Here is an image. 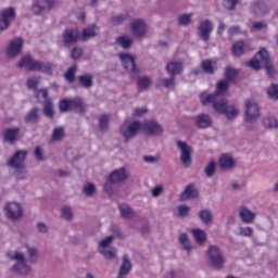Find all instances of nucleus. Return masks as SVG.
Here are the masks:
<instances>
[{"mask_svg":"<svg viewBox=\"0 0 278 278\" xmlns=\"http://www.w3.org/2000/svg\"><path fill=\"white\" fill-rule=\"evenodd\" d=\"M118 58L122 62V66L125 71H128L130 75V79H137V88L138 90H149L151 88V84H153V80H151V77L149 76H140L142 71L138 65H136V58L131 55L130 53H119Z\"/></svg>","mask_w":278,"mask_h":278,"instance_id":"1","label":"nucleus"},{"mask_svg":"<svg viewBox=\"0 0 278 278\" xmlns=\"http://www.w3.org/2000/svg\"><path fill=\"white\" fill-rule=\"evenodd\" d=\"M247 65L253 71H261L262 66H264L266 74L268 77H275L277 75V70L273 64V60L270 59V54H268V50L262 48L255 56L250 60Z\"/></svg>","mask_w":278,"mask_h":278,"instance_id":"2","label":"nucleus"},{"mask_svg":"<svg viewBox=\"0 0 278 278\" xmlns=\"http://www.w3.org/2000/svg\"><path fill=\"white\" fill-rule=\"evenodd\" d=\"M229 83L227 79H220L216 84V90L214 93H207V91H203L200 93V101L202 105L210 106L211 103H217L218 101H225L227 98L223 97L227 90H229Z\"/></svg>","mask_w":278,"mask_h":278,"instance_id":"3","label":"nucleus"},{"mask_svg":"<svg viewBox=\"0 0 278 278\" xmlns=\"http://www.w3.org/2000/svg\"><path fill=\"white\" fill-rule=\"evenodd\" d=\"M7 257H9L12 262H17L12 266V270L17 273L18 275L27 276L31 273V266L27 264V256L18 250L16 251H8Z\"/></svg>","mask_w":278,"mask_h":278,"instance_id":"4","label":"nucleus"},{"mask_svg":"<svg viewBox=\"0 0 278 278\" xmlns=\"http://www.w3.org/2000/svg\"><path fill=\"white\" fill-rule=\"evenodd\" d=\"M127 179H129V173H127V169H125V167L114 169L109 175V178L103 186L104 192H106V194H110V197H112V194H114V190H116V184L127 181Z\"/></svg>","mask_w":278,"mask_h":278,"instance_id":"5","label":"nucleus"},{"mask_svg":"<svg viewBox=\"0 0 278 278\" xmlns=\"http://www.w3.org/2000/svg\"><path fill=\"white\" fill-rule=\"evenodd\" d=\"M59 110L63 114L67 112H76L80 116L86 114V102L81 98L63 99L59 102Z\"/></svg>","mask_w":278,"mask_h":278,"instance_id":"6","label":"nucleus"},{"mask_svg":"<svg viewBox=\"0 0 278 278\" xmlns=\"http://www.w3.org/2000/svg\"><path fill=\"white\" fill-rule=\"evenodd\" d=\"M211 108L217 113L223 114L227 121H233L238 114H240V111L236 105H229V100H219L218 102H213L210 104Z\"/></svg>","mask_w":278,"mask_h":278,"instance_id":"7","label":"nucleus"},{"mask_svg":"<svg viewBox=\"0 0 278 278\" xmlns=\"http://www.w3.org/2000/svg\"><path fill=\"white\" fill-rule=\"evenodd\" d=\"M206 256L208 264L212 268H215V270L225 268V256L223 255V250H220L218 245H208Z\"/></svg>","mask_w":278,"mask_h":278,"instance_id":"8","label":"nucleus"},{"mask_svg":"<svg viewBox=\"0 0 278 278\" xmlns=\"http://www.w3.org/2000/svg\"><path fill=\"white\" fill-rule=\"evenodd\" d=\"M140 129H142V122L135 121L130 124L124 123L119 128V132L124 138V142L127 143L129 140L138 136V131H140Z\"/></svg>","mask_w":278,"mask_h":278,"instance_id":"9","label":"nucleus"},{"mask_svg":"<svg viewBox=\"0 0 278 278\" xmlns=\"http://www.w3.org/2000/svg\"><path fill=\"white\" fill-rule=\"evenodd\" d=\"M176 147L180 151V162L185 168L192 166V153L193 150L186 141H176Z\"/></svg>","mask_w":278,"mask_h":278,"instance_id":"10","label":"nucleus"},{"mask_svg":"<svg viewBox=\"0 0 278 278\" xmlns=\"http://www.w3.org/2000/svg\"><path fill=\"white\" fill-rule=\"evenodd\" d=\"M244 114V121L248 124L255 123V121L260 118V105L257 104V102H255V100L245 101Z\"/></svg>","mask_w":278,"mask_h":278,"instance_id":"11","label":"nucleus"},{"mask_svg":"<svg viewBox=\"0 0 278 278\" xmlns=\"http://www.w3.org/2000/svg\"><path fill=\"white\" fill-rule=\"evenodd\" d=\"M4 214L9 220H20L23 218V206L18 202H8L4 205Z\"/></svg>","mask_w":278,"mask_h":278,"instance_id":"12","label":"nucleus"},{"mask_svg":"<svg viewBox=\"0 0 278 278\" xmlns=\"http://www.w3.org/2000/svg\"><path fill=\"white\" fill-rule=\"evenodd\" d=\"M27 150H17L15 153L7 161V165L10 166V168H25V160H27L28 155Z\"/></svg>","mask_w":278,"mask_h":278,"instance_id":"13","label":"nucleus"},{"mask_svg":"<svg viewBox=\"0 0 278 278\" xmlns=\"http://www.w3.org/2000/svg\"><path fill=\"white\" fill-rule=\"evenodd\" d=\"M141 129L147 136H162L164 134V128L155 121L141 123Z\"/></svg>","mask_w":278,"mask_h":278,"instance_id":"14","label":"nucleus"},{"mask_svg":"<svg viewBox=\"0 0 278 278\" xmlns=\"http://www.w3.org/2000/svg\"><path fill=\"white\" fill-rule=\"evenodd\" d=\"M16 18V12L14 8H8L0 13V31H3L10 27V23Z\"/></svg>","mask_w":278,"mask_h":278,"instance_id":"15","label":"nucleus"},{"mask_svg":"<svg viewBox=\"0 0 278 278\" xmlns=\"http://www.w3.org/2000/svg\"><path fill=\"white\" fill-rule=\"evenodd\" d=\"M212 31H214V24L210 20H204L198 26V35L204 42H210Z\"/></svg>","mask_w":278,"mask_h":278,"instance_id":"16","label":"nucleus"},{"mask_svg":"<svg viewBox=\"0 0 278 278\" xmlns=\"http://www.w3.org/2000/svg\"><path fill=\"white\" fill-rule=\"evenodd\" d=\"M23 38H15L11 40L9 47L7 48V56L12 59L21 55V51H23Z\"/></svg>","mask_w":278,"mask_h":278,"instance_id":"17","label":"nucleus"},{"mask_svg":"<svg viewBox=\"0 0 278 278\" xmlns=\"http://www.w3.org/2000/svg\"><path fill=\"white\" fill-rule=\"evenodd\" d=\"M18 136H21L20 127L7 128L2 132V140L9 144H14L18 140Z\"/></svg>","mask_w":278,"mask_h":278,"instance_id":"18","label":"nucleus"},{"mask_svg":"<svg viewBox=\"0 0 278 278\" xmlns=\"http://www.w3.org/2000/svg\"><path fill=\"white\" fill-rule=\"evenodd\" d=\"M79 40V31L67 28L63 33V45L68 49V47H73V45H77Z\"/></svg>","mask_w":278,"mask_h":278,"instance_id":"19","label":"nucleus"},{"mask_svg":"<svg viewBox=\"0 0 278 278\" xmlns=\"http://www.w3.org/2000/svg\"><path fill=\"white\" fill-rule=\"evenodd\" d=\"M53 8V0H37L33 4V12L36 15H40L43 12H49Z\"/></svg>","mask_w":278,"mask_h":278,"instance_id":"20","label":"nucleus"},{"mask_svg":"<svg viewBox=\"0 0 278 278\" xmlns=\"http://www.w3.org/2000/svg\"><path fill=\"white\" fill-rule=\"evenodd\" d=\"M194 125L198 129H210L213 125L212 116L210 114H199L194 117Z\"/></svg>","mask_w":278,"mask_h":278,"instance_id":"21","label":"nucleus"},{"mask_svg":"<svg viewBox=\"0 0 278 278\" xmlns=\"http://www.w3.org/2000/svg\"><path fill=\"white\" fill-rule=\"evenodd\" d=\"M37 62L38 60L34 59V56L26 54L21 58V60L17 63V66L18 68H25L26 71L35 73Z\"/></svg>","mask_w":278,"mask_h":278,"instance_id":"22","label":"nucleus"},{"mask_svg":"<svg viewBox=\"0 0 278 278\" xmlns=\"http://www.w3.org/2000/svg\"><path fill=\"white\" fill-rule=\"evenodd\" d=\"M130 27L136 38H144V35L147 34V24L142 20L132 21Z\"/></svg>","mask_w":278,"mask_h":278,"instance_id":"23","label":"nucleus"},{"mask_svg":"<svg viewBox=\"0 0 278 278\" xmlns=\"http://www.w3.org/2000/svg\"><path fill=\"white\" fill-rule=\"evenodd\" d=\"M239 218H241L242 223L245 225H251L255 223V213L247 208V206H241L239 207Z\"/></svg>","mask_w":278,"mask_h":278,"instance_id":"24","label":"nucleus"},{"mask_svg":"<svg viewBox=\"0 0 278 278\" xmlns=\"http://www.w3.org/2000/svg\"><path fill=\"white\" fill-rule=\"evenodd\" d=\"M190 199H199V189L193 184L188 185L180 194V201H188Z\"/></svg>","mask_w":278,"mask_h":278,"instance_id":"25","label":"nucleus"},{"mask_svg":"<svg viewBox=\"0 0 278 278\" xmlns=\"http://www.w3.org/2000/svg\"><path fill=\"white\" fill-rule=\"evenodd\" d=\"M166 71L169 76L177 77V75H181V73H184V63L172 61L167 63Z\"/></svg>","mask_w":278,"mask_h":278,"instance_id":"26","label":"nucleus"},{"mask_svg":"<svg viewBox=\"0 0 278 278\" xmlns=\"http://www.w3.org/2000/svg\"><path fill=\"white\" fill-rule=\"evenodd\" d=\"M131 268H134V265L131 264L129 256H127V254H124L122 265L118 270V277H125L129 275V273H131Z\"/></svg>","mask_w":278,"mask_h":278,"instance_id":"27","label":"nucleus"},{"mask_svg":"<svg viewBox=\"0 0 278 278\" xmlns=\"http://www.w3.org/2000/svg\"><path fill=\"white\" fill-rule=\"evenodd\" d=\"M40 121V109L33 108L24 117L26 125H36Z\"/></svg>","mask_w":278,"mask_h":278,"instance_id":"28","label":"nucleus"},{"mask_svg":"<svg viewBox=\"0 0 278 278\" xmlns=\"http://www.w3.org/2000/svg\"><path fill=\"white\" fill-rule=\"evenodd\" d=\"M252 14H254L256 18H262L268 14V7L264 2H256L252 4Z\"/></svg>","mask_w":278,"mask_h":278,"instance_id":"29","label":"nucleus"},{"mask_svg":"<svg viewBox=\"0 0 278 278\" xmlns=\"http://www.w3.org/2000/svg\"><path fill=\"white\" fill-rule=\"evenodd\" d=\"M233 166H236V162L231 154H222L219 156V167L223 168V170H229L230 168H233Z\"/></svg>","mask_w":278,"mask_h":278,"instance_id":"30","label":"nucleus"},{"mask_svg":"<svg viewBox=\"0 0 278 278\" xmlns=\"http://www.w3.org/2000/svg\"><path fill=\"white\" fill-rule=\"evenodd\" d=\"M99 34V26L93 24L91 26H88L83 30L81 40L83 42H86L90 40V38H97Z\"/></svg>","mask_w":278,"mask_h":278,"instance_id":"31","label":"nucleus"},{"mask_svg":"<svg viewBox=\"0 0 278 278\" xmlns=\"http://www.w3.org/2000/svg\"><path fill=\"white\" fill-rule=\"evenodd\" d=\"M94 76L92 74L87 73L78 76V84L81 86V88H86V90H90L92 88L94 81Z\"/></svg>","mask_w":278,"mask_h":278,"instance_id":"32","label":"nucleus"},{"mask_svg":"<svg viewBox=\"0 0 278 278\" xmlns=\"http://www.w3.org/2000/svg\"><path fill=\"white\" fill-rule=\"evenodd\" d=\"M216 68L218 67L216 62L213 60L206 59L201 62L202 73H205L206 75H214V73H216Z\"/></svg>","mask_w":278,"mask_h":278,"instance_id":"33","label":"nucleus"},{"mask_svg":"<svg viewBox=\"0 0 278 278\" xmlns=\"http://www.w3.org/2000/svg\"><path fill=\"white\" fill-rule=\"evenodd\" d=\"M119 214L126 220H131V218H136V212L129 204H119L118 205Z\"/></svg>","mask_w":278,"mask_h":278,"instance_id":"34","label":"nucleus"},{"mask_svg":"<svg viewBox=\"0 0 278 278\" xmlns=\"http://www.w3.org/2000/svg\"><path fill=\"white\" fill-rule=\"evenodd\" d=\"M176 86H177V77L175 76H169L168 78H162L156 85L157 88H167L169 90H175Z\"/></svg>","mask_w":278,"mask_h":278,"instance_id":"35","label":"nucleus"},{"mask_svg":"<svg viewBox=\"0 0 278 278\" xmlns=\"http://www.w3.org/2000/svg\"><path fill=\"white\" fill-rule=\"evenodd\" d=\"M35 73H48V75H51L53 73V63L37 61Z\"/></svg>","mask_w":278,"mask_h":278,"instance_id":"36","label":"nucleus"},{"mask_svg":"<svg viewBox=\"0 0 278 278\" xmlns=\"http://www.w3.org/2000/svg\"><path fill=\"white\" fill-rule=\"evenodd\" d=\"M127 21H131V15L129 13L112 15L110 17L111 25H123V23H127Z\"/></svg>","mask_w":278,"mask_h":278,"instance_id":"37","label":"nucleus"},{"mask_svg":"<svg viewBox=\"0 0 278 278\" xmlns=\"http://www.w3.org/2000/svg\"><path fill=\"white\" fill-rule=\"evenodd\" d=\"M42 112L47 118H55V111L53 110V101L51 99H47L43 101Z\"/></svg>","mask_w":278,"mask_h":278,"instance_id":"38","label":"nucleus"},{"mask_svg":"<svg viewBox=\"0 0 278 278\" xmlns=\"http://www.w3.org/2000/svg\"><path fill=\"white\" fill-rule=\"evenodd\" d=\"M116 45L122 47V49H131L134 39L129 35H123L116 38Z\"/></svg>","mask_w":278,"mask_h":278,"instance_id":"39","label":"nucleus"},{"mask_svg":"<svg viewBox=\"0 0 278 278\" xmlns=\"http://www.w3.org/2000/svg\"><path fill=\"white\" fill-rule=\"evenodd\" d=\"M231 49L232 55H235V58H240V55H244V51H247V43H244L242 40H239L232 45Z\"/></svg>","mask_w":278,"mask_h":278,"instance_id":"40","label":"nucleus"},{"mask_svg":"<svg viewBox=\"0 0 278 278\" xmlns=\"http://www.w3.org/2000/svg\"><path fill=\"white\" fill-rule=\"evenodd\" d=\"M265 129H278V119L275 116H265L262 119Z\"/></svg>","mask_w":278,"mask_h":278,"instance_id":"41","label":"nucleus"},{"mask_svg":"<svg viewBox=\"0 0 278 278\" xmlns=\"http://www.w3.org/2000/svg\"><path fill=\"white\" fill-rule=\"evenodd\" d=\"M98 252L104 257V260H116V255L118 253L116 248H102L101 250H98Z\"/></svg>","mask_w":278,"mask_h":278,"instance_id":"42","label":"nucleus"},{"mask_svg":"<svg viewBox=\"0 0 278 278\" xmlns=\"http://www.w3.org/2000/svg\"><path fill=\"white\" fill-rule=\"evenodd\" d=\"M199 218L204 223V225H212V220H214V215L210 208H204L199 212Z\"/></svg>","mask_w":278,"mask_h":278,"instance_id":"43","label":"nucleus"},{"mask_svg":"<svg viewBox=\"0 0 278 278\" xmlns=\"http://www.w3.org/2000/svg\"><path fill=\"white\" fill-rule=\"evenodd\" d=\"M25 249L28 255V262L30 264H36L38 262V249L30 247L29 244H26Z\"/></svg>","mask_w":278,"mask_h":278,"instance_id":"44","label":"nucleus"},{"mask_svg":"<svg viewBox=\"0 0 278 278\" xmlns=\"http://www.w3.org/2000/svg\"><path fill=\"white\" fill-rule=\"evenodd\" d=\"M238 73H239L238 70L228 66L225 68L224 77L226 81L233 84L236 81V78L238 77Z\"/></svg>","mask_w":278,"mask_h":278,"instance_id":"45","label":"nucleus"},{"mask_svg":"<svg viewBox=\"0 0 278 278\" xmlns=\"http://www.w3.org/2000/svg\"><path fill=\"white\" fill-rule=\"evenodd\" d=\"M179 243L181 244L185 251H192L194 249V245H192L190 239L188 238V233L186 232L180 233Z\"/></svg>","mask_w":278,"mask_h":278,"instance_id":"46","label":"nucleus"},{"mask_svg":"<svg viewBox=\"0 0 278 278\" xmlns=\"http://www.w3.org/2000/svg\"><path fill=\"white\" fill-rule=\"evenodd\" d=\"M250 30L251 31H268V23L264 21L253 22L250 27Z\"/></svg>","mask_w":278,"mask_h":278,"instance_id":"47","label":"nucleus"},{"mask_svg":"<svg viewBox=\"0 0 278 278\" xmlns=\"http://www.w3.org/2000/svg\"><path fill=\"white\" fill-rule=\"evenodd\" d=\"M40 80H41L40 76H31L26 80L27 89L37 91Z\"/></svg>","mask_w":278,"mask_h":278,"instance_id":"48","label":"nucleus"},{"mask_svg":"<svg viewBox=\"0 0 278 278\" xmlns=\"http://www.w3.org/2000/svg\"><path fill=\"white\" fill-rule=\"evenodd\" d=\"M51 140L53 142H60V141L64 140V128H62V127L54 128L52 131Z\"/></svg>","mask_w":278,"mask_h":278,"instance_id":"49","label":"nucleus"},{"mask_svg":"<svg viewBox=\"0 0 278 278\" xmlns=\"http://www.w3.org/2000/svg\"><path fill=\"white\" fill-rule=\"evenodd\" d=\"M267 97L273 101H278V84H271L267 88Z\"/></svg>","mask_w":278,"mask_h":278,"instance_id":"50","label":"nucleus"},{"mask_svg":"<svg viewBox=\"0 0 278 278\" xmlns=\"http://www.w3.org/2000/svg\"><path fill=\"white\" fill-rule=\"evenodd\" d=\"M204 173L207 177H214L216 175V161L211 160L205 166Z\"/></svg>","mask_w":278,"mask_h":278,"instance_id":"51","label":"nucleus"},{"mask_svg":"<svg viewBox=\"0 0 278 278\" xmlns=\"http://www.w3.org/2000/svg\"><path fill=\"white\" fill-rule=\"evenodd\" d=\"M83 193L86 197H94L97 193V187H94V184L88 182L83 187Z\"/></svg>","mask_w":278,"mask_h":278,"instance_id":"52","label":"nucleus"},{"mask_svg":"<svg viewBox=\"0 0 278 278\" xmlns=\"http://www.w3.org/2000/svg\"><path fill=\"white\" fill-rule=\"evenodd\" d=\"M110 127V115H102L99 118V129L100 131H108Z\"/></svg>","mask_w":278,"mask_h":278,"instance_id":"53","label":"nucleus"},{"mask_svg":"<svg viewBox=\"0 0 278 278\" xmlns=\"http://www.w3.org/2000/svg\"><path fill=\"white\" fill-rule=\"evenodd\" d=\"M192 233H193L195 241L199 244H202V242H205V240H206L205 231H203L202 229L195 228L192 230Z\"/></svg>","mask_w":278,"mask_h":278,"instance_id":"54","label":"nucleus"},{"mask_svg":"<svg viewBox=\"0 0 278 278\" xmlns=\"http://www.w3.org/2000/svg\"><path fill=\"white\" fill-rule=\"evenodd\" d=\"M75 73H77V65L71 66L66 71L64 77L68 84H73L75 81Z\"/></svg>","mask_w":278,"mask_h":278,"instance_id":"55","label":"nucleus"},{"mask_svg":"<svg viewBox=\"0 0 278 278\" xmlns=\"http://www.w3.org/2000/svg\"><path fill=\"white\" fill-rule=\"evenodd\" d=\"M61 216L64 220H73V208L71 206H63L61 208Z\"/></svg>","mask_w":278,"mask_h":278,"instance_id":"56","label":"nucleus"},{"mask_svg":"<svg viewBox=\"0 0 278 278\" xmlns=\"http://www.w3.org/2000/svg\"><path fill=\"white\" fill-rule=\"evenodd\" d=\"M114 242V236H109L99 242L98 251L101 249H110V244Z\"/></svg>","mask_w":278,"mask_h":278,"instance_id":"57","label":"nucleus"},{"mask_svg":"<svg viewBox=\"0 0 278 278\" xmlns=\"http://www.w3.org/2000/svg\"><path fill=\"white\" fill-rule=\"evenodd\" d=\"M191 21H192V13H186L178 17V24L185 27L190 25Z\"/></svg>","mask_w":278,"mask_h":278,"instance_id":"58","label":"nucleus"},{"mask_svg":"<svg viewBox=\"0 0 278 278\" xmlns=\"http://www.w3.org/2000/svg\"><path fill=\"white\" fill-rule=\"evenodd\" d=\"M236 236H244L245 238H251L253 236V228L251 227H239V231Z\"/></svg>","mask_w":278,"mask_h":278,"instance_id":"59","label":"nucleus"},{"mask_svg":"<svg viewBox=\"0 0 278 278\" xmlns=\"http://www.w3.org/2000/svg\"><path fill=\"white\" fill-rule=\"evenodd\" d=\"M238 3H240L239 0H223V8H225V10L233 11Z\"/></svg>","mask_w":278,"mask_h":278,"instance_id":"60","label":"nucleus"},{"mask_svg":"<svg viewBox=\"0 0 278 278\" xmlns=\"http://www.w3.org/2000/svg\"><path fill=\"white\" fill-rule=\"evenodd\" d=\"M178 215L180 216V218H186L187 216H190V207L187 205H179Z\"/></svg>","mask_w":278,"mask_h":278,"instance_id":"61","label":"nucleus"},{"mask_svg":"<svg viewBox=\"0 0 278 278\" xmlns=\"http://www.w3.org/2000/svg\"><path fill=\"white\" fill-rule=\"evenodd\" d=\"M34 155L39 162H45V151L42 148H40V146L35 148Z\"/></svg>","mask_w":278,"mask_h":278,"instance_id":"62","label":"nucleus"},{"mask_svg":"<svg viewBox=\"0 0 278 278\" xmlns=\"http://www.w3.org/2000/svg\"><path fill=\"white\" fill-rule=\"evenodd\" d=\"M81 55H84V50L79 47H75L72 50V58L73 60H79V58H81Z\"/></svg>","mask_w":278,"mask_h":278,"instance_id":"63","label":"nucleus"},{"mask_svg":"<svg viewBox=\"0 0 278 278\" xmlns=\"http://www.w3.org/2000/svg\"><path fill=\"white\" fill-rule=\"evenodd\" d=\"M162 192H164V187L156 186L151 189V194L154 199H157V197H162Z\"/></svg>","mask_w":278,"mask_h":278,"instance_id":"64","label":"nucleus"}]
</instances>
